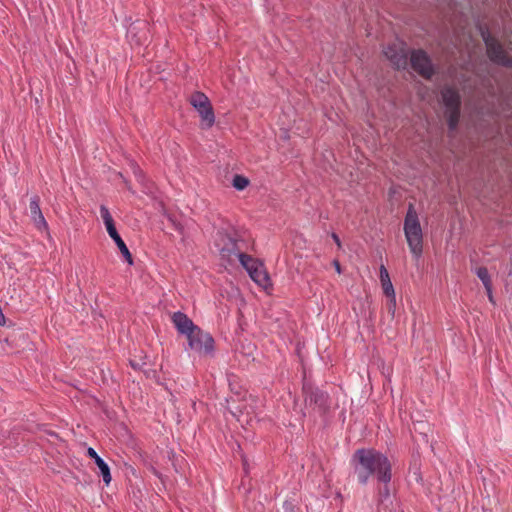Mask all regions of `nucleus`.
Listing matches in <instances>:
<instances>
[{"label":"nucleus","instance_id":"nucleus-11","mask_svg":"<svg viewBox=\"0 0 512 512\" xmlns=\"http://www.w3.org/2000/svg\"><path fill=\"white\" fill-rule=\"evenodd\" d=\"M395 496L391 492L389 484H383V487L377 488V505L379 510L392 512L395 508Z\"/></svg>","mask_w":512,"mask_h":512},{"label":"nucleus","instance_id":"nucleus-8","mask_svg":"<svg viewBox=\"0 0 512 512\" xmlns=\"http://www.w3.org/2000/svg\"><path fill=\"white\" fill-rule=\"evenodd\" d=\"M410 63L413 70L422 77L430 79L433 76V64L425 51L413 50L410 55Z\"/></svg>","mask_w":512,"mask_h":512},{"label":"nucleus","instance_id":"nucleus-25","mask_svg":"<svg viewBox=\"0 0 512 512\" xmlns=\"http://www.w3.org/2000/svg\"><path fill=\"white\" fill-rule=\"evenodd\" d=\"M145 40H146V38L144 36H141V37H137L135 42H136V44H142L145 42Z\"/></svg>","mask_w":512,"mask_h":512},{"label":"nucleus","instance_id":"nucleus-3","mask_svg":"<svg viewBox=\"0 0 512 512\" xmlns=\"http://www.w3.org/2000/svg\"><path fill=\"white\" fill-rule=\"evenodd\" d=\"M481 36L490 61L503 67L512 68V58L507 55L503 46L492 37L488 29H481Z\"/></svg>","mask_w":512,"mask_h":512},{"label":"nucleus","instance_id":"nucleus-19","mask_svg":"<svg viewBox=\"0 0 512 512\" xmlns=\"http://www.w3.org/2000/svg\"><path fill=\"white\" fill-rule=\"evenodd\" d=\"M100 215L106 227L107 233L116 229L113 217L105 205L100 206Z\"/></svg>","mask_w":512,"mask_h":512},{"label":"nucleus","instance_id":"nucleus-16","mask_svg":"<svg viewBox=\"0 0 512 512\" xmlns=\"http://www.w3.org/2000/svg\"><path fill=\"white\" fill-rule=\"evenodd\" d=\"M109 236L113 239V241L115 242L116 246L118 247V249L120 250L121 254H122V257L124 258V260L129 264V265H133V258H132V255L127 247V245L125 244V242L123 241V239L121 238L120 234L118 233L117 229H114L110 232H108Z\"/></svg>","mask_w":512,"mask_h":512},{"label":"nucleus","instance_id":"nucleus-7","mask_svg":"<svg viewBox=\"0 0 512 512\" xmlns=\"http://www.w3.org/2000/svg\"><path fill=\"white\" fill-rule=\"evenodd\" d=\"M303 393L305 404L310 407L313 406L319 413H325L329 408L327 393L307 384L303 385Z\"/></svg>","mask_w":512,"mask_h":512},{"label":"nucleus","instance_id":"nucleus-2","mask_svg":"<svg viewBox=\"0 0 512 512\" xmlns=\"http://www.w3.org/2000/svg\"><path fill=\"white\" fill-rule=\"evenodd\" d=\"M404 234L412 255L416 260L420 259L423 253V233L418 215L411 204L404 220Z\"/></svg>","mask_w":512,"mask_h":512},{"label":"nucleus","instance_id":"nucleus-9","mask_svg":"<svg viewBox=\"0 0 512 512\" xmlns=\"http://www.w3.org/2000/svg\"><path fill=\"white\" fill-rule=\"evenodd\" d=\"M171 321L177 332L185 337L193 333V331L198 327L185 313L181 311L174 312L171 316Z\"/></svg>","mask_w":512,"mask_h":512},{"label":"nucleus","instance_id":"nucleus-6","mask_svg":"<svg viewBox=\"0 0 512 512\" xmlns=\"http://www.w3.org/2000/svg\"><path fill=\"white\" fill-rule=\"evenodd\" d=\"M214 244L221 257L228 261H231L232 257H236L241 252L237 240L224 231H217Z\"/></svg>","mask_w":512,"mask_h":512},{"label":"nucleus","instance_id":"nucleus-1","mask_svg":"<svg viewBox=\"0 0 512 512\" xmlns=\"http://www.w3.org/2000/svg\"><path fill=\"white\" fill-rule=\"evenodd\" d=\"M351 464L362 485H366L371 477H375L380 484L391 482V463L386 455L375 449H357L351 458Z\"/></svg>","mask_w":512,"mask_h":512},{"label":"nucleus","instance_id":"nucleus-23","mask_svg":"<svg viewBox=\"0 0 512 512\" xmlns=\"http://www.w3.org/2000/svg\"><path fill=\"white\" fill-rule=\"evenodd\" d=\"M232 185L236 190L242 191L249 185V180L245 176L237 174L233 177Z\"/></svg>","mask_w":512,"mask_h":512},{"label":"nucleus","instance_id":"nucleus-20","mask_svg":"<svg viewBox=\"0 0 512 512\" xmlns=\"http://www.w3.org/2000/svg\"><path fill=\"white\" fill-rule=\"evenodd\" d=\"M447 123L450 131H453L456 129L459 118H460V109L455 110H447Z\"/></svg>","mask_w":512,"mask_h":512},{"label":"nucleus","instance_id":"nucleus-22","mask_svg":"<svg viewBox=\"0 0 512 512\" xmlns=\"http://www.w3.org/2000/svg\"><path fill=\"white\" fill-rule=\"evenodd\" d=\"M148 27V24L146 21H136L135 23H132L128 28H127V37L128 38H135L136 37V30H142V29H147Z\"/></svg>","mask_w":512,"mask_h":512},{"label":"nucleus","instance_id":"nucleus-15","mask_svg":"<svg viewBox=\"0 0 512 512\" xmlns=\"http://www.w3.org/2000/svg\"><path fill=\"white\" fill-rule=\"evenodd\" d=\"M385 56L390 59L392 64L398 69H405L408 65L407 54L401 50L397 51L394 47H387L384 51Z\"/></svg>","mask_w":512,"mask_h":512},{"label":"nucleus","instance_id":"nucleus-24","mask_svg":"<svg viewBox=\"0 0 512 512\" xmlns=\"http://www.w3.org/2000/svg\"><path fill=\"white\" fill-rule=\"evenodd\" d=\"M331 237H332L333 241L336 243V245L338 247H341V240H340L339 236L336 233L333 232L331 234Z\"/></svg>","mask_w":512,"mask_h":512},{"label":"nucleus","instance_id":"nucleus-18","mask_svg":"<svg viewBox=\"0 0 512 512\" xmlns=\"http://www.w3.org/2000/svg\"><path fill=\"white\" fill-rule=\"evenodd\" d=\"M236 258L239 260L240 264L245 268V270L248 273L249 271H252L253 268L258 267V265L260 264L251 256L243 253L242 251L236 256Z\"/></svg>","mask_w":512,"mask_h":512},{"label":"nucleus","instance_id":"nucleus-26","mask_svg":"<svg viewBox=\"0 0 512 512\" xmlns=\"http://www.w3.org/2000/svg\"><path fill=\"white\" fill-rule=\"evenodd\" d=\"M334 266H335L336 272H337L338 274H340V273H341V267H340L339 262H338V261H335V262H334Z\"/></svg>","mask_w":512,"mask_h":512},{"label":"nucleus","instance_id":"nucleus-4","mask_svg":"<svg viewBox=\"0 0 512 512\" xmlns=\"http://www.w3.org/2000/svg\"><path fill=\"white\" fill-rule=\"evenodd\" d=\"M188 348L199 356H212L214 354V339L210 333L197 327L187 337Z\"/></svg>","mask_w":512,"mask_h":512},{"label":"nucleus","instance_id":"nucleus-12","mask_svg":"<svg viewBox=\"0 0 512 512\" xmlns=\"http://www.w3.org/2000/svg\"><path fill=\"white\" fill-rule=\"evenodd\" d=\"M87 455L94 460L95 464L97 465L100 475L102 476L103 482L106 485H109L111 482V472L109 465L104 461L103 458H101L96 450L92 447H89L87 449Z\"/></svg>","mask_w":512,"mask_h":512},{"label":"nucleus","instance_id":"nucleus-21","mask_svg":"<svg viewBox=\"0 0 512 512\" xmlns=\"http://www.w3.org/2000/svg\"><path fill=\"white\" fill-rule=\"evenodd\" d=\"M476 274H477L478 278L481 280V282L483 283L486 291L488 293H490L491 279H490V275H489L487 268L479 267L476 270Z\"/></svg>","mask_w":512,"mask_h":512},{"label":"nucleus","instance_id":"nucleus-14","mask_svg":"<svg viewBox=\"0 0 512 512\" xmlns=\"http://www.w3.org/2000/svg\"><path fill=\"white\" fill-rule=\"evenodd\" d=\"M443 104L447 110L460 109V96L456 90L451 87H445L441 91Z\"/></svg>","mask_w":512,"mask_h":512},{"label":"nucleus","instance_id":"nucleus-27","mask_svg":"<svg viewBox=\"0 0 512 512\" xmlns=\"http://www.w3.org/2000/svg\"><path fill=\"white\" fill-rule=\"evenodd\" d=\"M488 298L491 302H493V296H492V288L490 287V293L487 292Z\"/></svg>","mask_w":512,"mask_h":512},{"label":"nucleus","instance_id":"nucleus-10","mask_svg":"<svg viewBox=\"0 0 512 512\" xmlns=\"http://www.w3.org/2000/svg\"><path fill=\"white\" fill-rule=\"evenodd\" d=\"M29 208H30V217H31V220L33 221L35 227L41 232L48 233L49 227H48L47 221L45 220V217L41 211L38 196L31 197Z\"/></svg>","mask_w":512,"mask_h":512},{"label":"nucleus","instance_id":"nucleus-17","mask_svg":"<svg viewBox=\"0 0 512 512\" xmlns=\"http://www.w3.org/2000/svg\"><path fill=\"white\" fill-rule=\"evenodd\" d=\"M248 274L250 278L259 286L266 287L269 284V276L265 272L262 264H259L258 267L253 268V270L249 271Z\"/></svg>","mask_w":512,"mask_h":512},{"label":"nucleus","instance_id":"nucleus-5","mask_svg":"<svg viewBox=\"0 0 512 512\" xmlns=\"http://www.w3.org/2000/svg\"><path fill=\"white\" fill-rule=\"evenodd\" d=\"M190 104L200 116L201 128H211L215 123V115L209 98L202 92H195L190 97Z\"/></svg>","mask_w":512,"mask_h":512},{"label":"nucleus","instance_id":"nucleus-13","mask_svg":"<svg viewBox=\"0 0 512 512\" xmlns=\"http://www.w3.org/2000/svg\"><path fill=\"white\" fill-rule=\"evenodd\" d=\"M379 278L384 294L390 299V303L394 307L396 305L395 291L389 273L384 265H381L379 268Z\"/></svg>","mask_w":512,"mask_h":512}]
</instances>
